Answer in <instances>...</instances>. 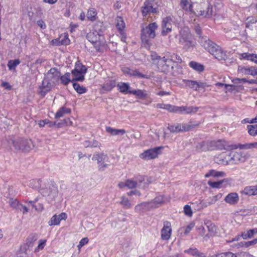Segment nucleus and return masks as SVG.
<instances>
[{
	"label": "nucleus",
	"instance_id": "33",
	"mask_svg": "<svg viewBox=\"0 0 257 257\" xmlns=\"http://www.w3.org/2000/svg\"><path fill=\"white\" fill-rule=\"evenodd\" d=\"M189 66L192 69L199 72H202L204 69V67L203 65L195 61H191L189 63Z\"/></svg>",
	"mask_w": 257,
	"mask_h": 257
},
{
	"label": "nucleus",
	"instance_id": "41",
	"mask_svg": "<svg viewBox=\"0 0 257 257\" xmlns=\"http://www.w3.org/2000/svg\"><path fill=\"white\" fill-rule=\"evenodd\" d=\"M255 233H256L255 229H250L247 230L246 232H242L241 236L243 239H246L248 238H251Z\"/></svg>",
	"mask_w": 257,
	"mask_h": 257
},
{
	"label": "nucleus",
	"instance_id": "15",
	"mask_svg": "<svg viewBox=\"0 0 257 257\" xmlns=\"http://www.w3.org/2000/svg\"><path fill=\"white\" fill-rule=\"evenodd\" d=\"M172 20L169 17L165 18L162 21V34L165 35L170 32L172 30Z\"/></svg>",
	"mask_w": 257,
	"mask_h": 257
},
{
	"label": "nucleus",
	"instance_id": "44",
	"mask_svg": "<svg viewBox=\"0 0 257 257\" xmlns=\"http://www.w3.org/2000/svg\"><path fill=\"white\" fill-rule=\"evenodd\" d=\"M247 128L250 136L253 137L257 136V124L248 125Z\"/></svg>",
	"mask_w": 257,
	"mask_h": 257
},
{
	"label": "nucleus",
	"instance_id": "5",
	"mask_svg": "<svg viewBox=\"0 0 257 257\" xmlns=\"http://www.w3.org/2000/svg\"><path fill=\"white\" fill-rule=\"evenodd\" d=\"M158 26L155 23L149 24L146 28H143L142 31L141 39L143 42L148 43L149 39L154 38L155 36V31Z\"/></svg>",
	"mask_w": 257,
	"mask_h": 257
},
{
	"label": "nucleus",
	"instance_id": "38",
	"mask_svg": "<svg viewBox=\"0 0 257 257\" xmlns=\"http://www.w3.org/2000/svg\"><path fill=\"white\" fill-rule=\"evenodd\" d=\"M207 227L208 228V230L209 231V235L213 236L217 232V228L216 226L212 223H208L207 225Z\"/></svg>",
	"mask_w": 257,
	"mask_h": 257
},
{
	"label": "nucleus",
	"instance_id": "31",
	"mask_svg": "<svg viewBox=\"0 0 257 257\" xmlns=\"http://www.w3.org/2000/svg\"><path fill=\"white\" fill-rule=\"evenodd\" d=\"M167 62V59L165 58V57L163 58H160L158 60V61L155 64L158 65V69L161 71H163L166 70L165 67L166 65V63Z\"/></svg>",
	"mask_w": 257,
	"mask_h": 257
},
{
	"label": "nucleus",
	"instance_id": "40",
	"mask_svg": "<svg viewBox=\"0 0 257 257\" xmlns=\"http://www.w3.org/2000/svg\"><path fill=\"white\" fill-rule=\"evenodd\" d=\"M116 27L120 32H121L124 29L125 23L121 17H117L116 18Z\"/></svg>",
	"mask_w": 257,
	"mask_h": 257
},
{
	"label": "nucleus",
	"instance_id": "8",
	"mask_svg": "<svg viewBox=\"0 0 257 257\" xmlns=\"http://www.w3.org/2000/svg\"><path fill=\"white\" fill-rule=\"evenodd\" d=\"M61 74L55 68H51L46 74L45 78L50 80L53 84H57L59 81Z\"/></svg>",
	"mask_w": 257,
	"mask_h": 257
},
{
	"label": "nucleus",
	"instance_id": "64",
	"mask_svg": "<svg viewBox=\"0 0 257 257\" xmlns=\"http://www.w3.org/2000/svg\"><path fill=\"white\" fill-rule=\"evenodd\" d=\"M236 257H255L247 252H240L236 254Z\"/></svg>",
	"mask_w": 257,
	"mask_h": 257
},
{
	"label": "nucleus",
	"instance_id": "63",
	"mask_svg": "<svg viewBox=\"0 0 257 257\" xmlns=\"http://www.w3.org/2000/svg\"><path fill=\"white\" fill-rule=\"evenodd\" d=\"M109 161L108 162H103L99 164H98V168L99 170L100 171H103L106 168H108V167L109 166Z\"/></svg>",
	"mask_w": 257,
	"mask_h": 257
},
{
	"label": "nucleus",
	"instance_id": "16",
	"mask_svg": "<svg viewBox=\"0 0 257 257\" xmlns=\"http://www.w3.org/2000/svg\"><path fill=\"white\" fill-rule=\"evenodd\" d=\"M238 58L240 60L250 61L257 63V54L253 53H243L238 54Z\"/></svg>",
	"mask_w": 257,
	"mask_h": 257
},
{
	"label": "nucleus",
	"instance_id": "20",
	"mask_svg": "<svg viewBox=\"0 0 257 257\" xmlns=\"http://www.w3.org/2000/svg\"><path fill=\"white\" fill-rule=\"evenodd\" d=\"M108 156L102 153L94 154L92 158V160L97 161L98 165L103 162H108Z\"/></svg>",
	"mask_w": 257,
	"mask_h": 257
},
{
	"label": "nucleus",
	"instance_id": "56",
	"mask_svg": "<svg viewBox=\"0 0 257 257\" xmlns=\"http://www.w3.org/2000/svg\"><path fill=\"white\" fill-rule=\"evenodd\" d=\"M198 232L200 235L204 237L205 240H207L209 238V235L208 234L205 235V229L204 227L202 226H200L198 227Z\"/></svg>",
	"mask_w": 257,
	"mask_h": 257
},
{
	"label": "nucleus",
	"instance_id": "50",
	"mask_svg": "<svg viewBox=\"0 0 257 257\" xmlns=\"http://www.w3.org/2000/svg\"><path fill=\"white\" fill-rule=\"evenodd\" d=\"M20 63V61L18 59L14 60H10L8 64V67L11 70H15L16 67Z\"/></svg>",
	"mask_w": 257,
	"mask_h": 257
},
{
	"label": "nucleus",
	"instance_id": "1",
	"mask_svg": "<svg viewBox=\"0 0 257 257\" xmlns=\"http://www.w3.org/2000/svg\"><path fill=\"white\" fill-rule=\"evenodd\" d=\"M201 43L202 46L211 55L219 60H224L227 58L226 52L222 48L208 39H202Z\"/></svg>",
	"mask_w": 257,
	"mask_h": 257
},
{
	"label": "nucleus",
	"instance_id": "32",
	"mask_svg": "<svg viewBox=\"0 0 257 257\" xmlns=\"http://www.w3.org/2000/svg\"><path fill=\"white\" fill-rule=\"evenodd\" d=\"M224 173L223 172L217 171L214 170H210L208 173L205 175V178L209 177H223L224 175Z\"/></svg>",
	"mask_w": 257,
	"mask_h": 257
},
{
	"label": "nucleus",
	"instance_id": "30",
	"mask_svg": "<svg viewBox=\"0 0 257 257\" xmlns=\"http://www.w3.org/2000/svg\"><path fill=\"white\" fill-rule=\"evenodd\" d=\"M117 87L118 90L121 93H129L128 89L130 88V85L128 83L124 82H119L117 84Z\"/></svg>",
	"mask_w": 257,
	"mask_h": 257
},
{
	"label": "nucleus",
	"instance_id": "52",
	"mask_svg": "<svg viewBox=\"0 0 257 257\" xmlns=\"http://www.w3.org/2000/svg\"><path fill=\"white\" fill-rule=\"evenodd\" d=\"M75 70L77 71L81 72V73L85 74L87 72V68L85 66L81 64V63H77L75 64Z\"/></svg>",
	"mask_w": 257,
	"mask_h": 257
},
{
	"label": "nucleus",
	"instance_id": "60",
	"mask_svg": "<svg viewBox=\"0 0 257 257\" xmlns=\"http://www.w3.org/2000/svg\"><path fill=\"white\" fill-rule=\"evenodd\" d=\"M38 124L40 127H43L46 124H48L50 127H52L56 124V122L52 123L51 122H50L49 120L48 119H45L40 120Z\"/></svg>",
	"mask_w": 257,
	"mask_h": 257
},
{
	"label": "nucleus",
	"instance_id": "7",
	"mask_svg": "<svg viewBox=\"0 0 257 257\" xmlns=\"http://www.w3.org/2000/svg\"><path fill=\"white\" fill-rule=\"evenodd\" d=\"M181 38L180 43L184 45V48L188 49L192 46V42L191 41V35L189 33V29L188 28H184L183 31H181Z\"/></svg>",
	"mask_w": 257,
	"mask_h": 257
},
{
	"label": "nucleus",
	"instance_id": "14",
	"mask_svg": "<svg viewBox=\"0 0 257 257\" xmlns=\"http://www.w3.org/2000/svg\"><path fill=\"white\" fill-rule=\"evenodd\" d=\"M239 198L238 194L236 192H232L229 193L224 198V201L226 203L230 205H235L238 201Z\"/></svg>",
	"mask_w": 257,
	"mask_h": 257
},
{
	"label": "nucleus",
	"instance_id": "48",
	"mask_svg": "<svg viewBox=\"0 0 257 257\" xmlns=\"http://www.w3.org/2000/svg\"><path fill=\"white\" fill-rule=\"evenodd\" d=\"M70 74L69 73H66L64 75L60 77L61 82L64 84L67 85L70 82Z\"/></svg>",
	"mask_w": 257,
	"mask_h": 257
},
{
	"label": "nucleus",
	"instance_id": "25",
	"mask_svg": "<svg viewBox=\"0 0 257 257\" xmlns=\"http://www.w3.org/2000/svg\"><path fill=\"white\" fill-rule=\"evenodd\" d=\"M7 203L13 209L18 210L22 206V204L17 199L12 197L9 198Z\"/></svg>",
	"mask_w": 257,
	"mask_h": 257
},
{
	"label": "nucleus",
	"instance_id": "26",
	"mask_svg": "<svg viewBox=\"0 0 257 257\" xmlns=\"http://www.w3.org/2000/svg\"><path fill=\"white\" fill-rule=\"evenodd\" d=\"M197 109V107L181 106L178 107V112L187 114L191 112H196Z\"/></svg>",
	"mask_w": 257,
	"mask_h": 257
},
{
	"label": "nucleus",
	"instance_id": "18",
	"mask_svg": "<svg viewBox=\"0 0 257 257\" xmlns=\"http://www.w3.org/2000/svg\"><path fill=\"white\" fill-rule=\"evenodd\" d=\"M142 12L143 16H146L149 13H155L157 10L154 8L151 3L149 1H146L144 3V6L142 8Z\"/></svg>",
	"mask_w": 257,
	"mask_h": 257
},
{
	"label": "nucleus",
	"instance_id": "53",
	"mask_svg": "<svg viewBox=\"0 0 257 257\" xmlns=\"http://www.w3.org/2000/svg\"><path fill=\"white\" fill-rule=\"evenodd\" d=\"M45 60L42 58H38L34 63L31 64L30 67L31 68L33 67L38 68L41 64L45 62Z\"/></svg>",
	"mask_w": 257,
	"mask_h": 257
},
{
	"label": "nucleus",
	"instance_id": "55",
	"mask_svg": "<svg viewBox=\"0 0 257 257\" xmlns=\"http://www.w3.org/2000/svg\"><path fill=\"white\" fill-rule=\"evenodd\" d=\"M223 180L219 181L217 182H212L209 181L208 182V185L212 188H221V185L222 184Z\"/></svg>",
	"mask_w": 257,
	"mask_h": 257
},
{
	"label": "nucleus",
	"instance_id": "10",
	"mask_svg": "<svg viewBox=\"0 0 257 257\" xmlns=\"http://www.w3.org/2000/svg\"><path fill=\"white\" fill-rule=\"evenodd\" d=\"M55 84H53L50 80L45 78L42 82V85L39 87V93L43 96L51 89Z\"/></svg>",
	"mask_w": 257,
	"mask_h": 257
},
{
	"label": "nucleus",
	"instance_id": "35",
	"mask_svg": "<svg viewBox=\"0 0 257 257\" xmlns=\"http://www.w3.org/2000/svg\"><path fill=\"white\" fill-rule=\"evenodd\" d=\"M71 109L68 108L62 107H61L56 113L55 117L59 118L64 116L65 114H68L70 113Z\"/></svg>",
	"mask_w": 257,
	"mask_h": 257
},
{
	"label": "nucleus",
	"instance_id": "36",
	"mask_svg": "<svg viewBox=\"0 0 257 257\" xmlns=\"http://www.w3.org/2000/svg\"><path fill=\"white\" fill-rule=\"evenodd\" d=\"M72 74L74 78L73 80L80 81H82L84 79V74L81 73V72L77 71L74 69L72 71Z\"/></svg>",
	"mask_w": 257,
	"mask_h": 257
},
{
	"label": "nucleus",
	"instance_id": "61",
	"mask_svg": "<svg viewBox=\"0 0 257 257\" xmlns=\"http://www.w3.org/2000/svg\"><path fill=\"white\" fill-rule=\"evenodd\" d=\"M137 185V182L133 180H126V187L129 189H132L136 187Z\"/></svg>",
	"mask_w": 257,
	"mask_h": 257
},
{
	"label": "nucleus",
	"instance_id": "6",
	"mask_svg": "<svg viewBox=\"0 0 257 257\" xmlns=\"http://www.w3.org/2000/svg\"><path fill=\"white\" fill-rule=\"evenodd\" d=\"M163 149V147H158L146 150L140 155V157L145 160L156 158L162 153Z\"/></svg>",
	"mask_w": 257,
	"mask_h": 257
},
{
	"label": "nucleus",
	"instance_id": "28",
	"mask_svg": "<svg viewBox=\"0 0 257 257\" xmlns=\"http://www.w3.org/2000/svg\"><path fill=\"white\" fill-rule=\"evenodd\" d=\"M231 149H239L240 150H248L252 149L251 148V143H245L244 144H234L229 146Z\"/></svg>",
	"mask_w": 257,
	"mask_h": 257
},
{
	"label": "nucleus",
	"instance_id": "37",
	"mask_svg": "<svg viewBox=\"0 0 257 257\" xmlns=\"http://www.w3.org/2000/svg\"><path fill=\"white\" fill-rule=\"evenodd\" d=\"M157 107L161 109H164L168 110L170 112H174L176 110V107L169 104L159 103Z\"/></svg>",
	"mask_w": 257,
	"mask_h": 257
},
{
	"label": "nucleus",
	"instance_id": "42",
	"mask_svg": "<svg viewBox=\"0 0 257 257\" xmlns=\"http://www.w3.org/2000/svg\"><path fill=\"white\" fill-rule=\"evenodd\" d=\"M183 82L185 84V86L189 87L190 88L197 90V81L189 80H183Z\"/></svg>",
	"mask_w": 257,
	"mask_h": 257
},
{
	"label": "nucleus",
	"instance_id": "23",
	"mask_svg": "<svg viewBox=\"0 0 257 257\" xmlns=\"http://www.w3.org/2000/svg\"><path fill=\"white\" fill-rule=\"evenodd\" d=\"M244 194L254 196L257 195V185L249 186L245 187L243 190Z\"/></svg>",
	"mask_w": 257,
	"mask_h": 257
},
{
	"label": "nucleus",
	"instance_id": "24",
	"mask_svg": "<svg viewBox=\"0 0 257 257\" xmlns=\"http://www.w3.org/2000/svg\"><path fill=\"white\" fill-rule=\"evenodd\" d=\"M180 6L185 11L192 12V3L191 0H181Z\"/></svg>",
	"mask_w": 257,
	"mask_h": 257
},
{
	"label": "nucleus",
	"instance_id": "54",
	"mask_svg": "<svg viewBox=\"0 0 257 257\" xmlns=\"http://www.w3.org/2000/svg\"><path fill=\"white\" fill-rule=\"evenodd\" d=\"M47 240L46 239H40L38 241V244L37 247L35 248V251L38 252L40 250L43 249L46 245Z\"/></svg>",
	"mask_w": 257,
	"mask_h": 257
},
{
	"label": "nucleus",
	"instance_id": "59",
	"mask_svg": "<svg viewBox=\"0 0 257 257\" xmlns=\"http://www.w3.org/2000/svg\"><path fill=\"white\" fill-rule=\"evenodd\" d=\"M217 147L220 150L226 149L228 147L227 145V142L224 140H220L218 141Z\"/></svg>",
	"mask_w": 257,
	"mask_h": 257
},
{
	"label": "nucleus",
	"instance_id": "3",
	"mask_svg": "<svg viewBox=\"0 0 257 257\" xmlns=\"http://www.w3.org/2000/svg\"><path fill=\"white\" fill-rule=\"evenodd\" d=\"M39 192L49 202L54 200L58 194L57 187L55 184L46 182L43 183Z\"/></svg>",
	"mask_w": 257,
	"mask_h": 257
},
{
	"label": "nucleus",
	"instance_id": "22",
	"mask_svg": "<svg viewBox=\"0 0 257 257\" xmlns=\"http://www.w3.org/2000/svg\"><path fill=\"white\" fill-rule=\"evenodd\" d=\"M166 201V198L162 195L157 196L153 200L150 201L153 208L158 207Z\"/></svg>",
	"mask_w": 257,
	"mask_h": 257
},
{
	"label": "nucleus",
	"instance_id": "51",
	"mask_svg": "<svg viewBox=\"0 0 257 257\" xmlns=\"http://www.w3.org/2000/svg\"><path fill=\"white\" fill-rule=\"evenodd\" d=\"M200 14L202 16H204L206 17H211L213 14L212 7L211 6H208V7L207 8L206 11H201Z\"/></svg>",
	"mask_w": 257,
	"mask_h": 257
},
{
	"label": "nucleus",
	"instance_id": "57",
	"mask_svg": "<svg viewBox=\"0 0 257 257\" xmlns=\"http://www.w3.org/2000/svg\"><path fill=\"white\" fill-rule=\"evenodd\" d=\"M183 212L186 215L189 217H191L192 216V210L191 207L188 205H186L184 206Z\"/></svg>",
	"mask_w": 257,
	"mask_h": 257
},
{
	"label": "nucleus",
	"instance_id": "9",
	"mask_svg": "<svg viewBox=\"0 0 257 257\" xmlns=\"http://www.w3.org/2000/svg\"><path fill=\"white\" fill-rule=\"evenodd\" d=\"M172 228L171 223L168 221L164 223V226L161 229V236L163 240H168L171 234Z\"/></svg>",
	"mask_w": 257,
	"mask_h": 257
},
{
	"label": "nucleus",
	"instance_id": "62",
	"mask_svg": "<svg viewBox=\"0 0 257 257\" xmlns=\"http://www.w3.org/2000/svg\"><path fill=\"white\" fill-rule=\"evenodd\" d=\"M256 19L253 17H248L246 20V26L248 27L250 25L254 24L256 22Z\"/></svg>",
	"mask_w": 257,
	"mask_h": 257
},
{
	"label": "nucleus",
	"instance_id": "11",
	"mask_svg": "<svg viewBox=\"0 0 257 257\" xmlns=\"http://www.w3.org/2000/svg\"><path fill=\"white\" fill-rule=\"evenodd\" d=\"M238 72L242 75H250L254 76H257V67H244L239 66L238 68Z\"/></svg>",
	"mask_w": 257,
	"mask_h": 257
},
{
	"label": "nucleus",
	"instance_id": "46",
	"mask_svg": "<svg viewBox=\"0 0 257 257\" xmlns=\"http://www.w3.org/2000/svg\"><path fill=\"white\" fill-rule=\"evenodd\" d=\"M129 93L136 95L140 98H142L146 97V93L144 90L138 89L129 91Z\"/></svg>",
	"mask_w": 257,
	"mask_h": 257
},
{
	"label": "nucleus",
	"instance_id": "39",
	"mask_svg": "<svg viewBox=\"0 0 257 257\" xmlns=\"http://www.w3.org/2000/svg\"><path fill=\"white\" fill-rule=\"evenodd\" d=\"M241 78H234L232 81V82L233 83V84H234L235 85V88H236V91H241L242 90H243L244 89V86H243V82H241V81H237V80H241Z\"/></svg>",
	"mask_w": 257,
	"mask_h": 257
},
{
	"label": "nucleus",
	"instance_id": "45",
	"mask_svg": "<svg viewBox=\"0 0 257 257\" xmlns=\"http://www.w3.org/2000/svg\"><path fill=\"white\" fill-rule=\"evenodd\" d=\"M73 86L75 90L79 94L85 93L87 91V89L85 87L80 85L77 83H74Z\"/></svg>",
	"mask_w": 257,
	"mask_h": 257
},
{
	"label": "nucleus",
	"instance_id": "17",
	"mask_svg": "<svg viewBox=\"0 0 257 257\" xmlns=\"http://www.w3.org/2000/svg\"><path fill=\"white\" fill-rule=\"evenodd\" d=\"M151 209L153 207L150 202L141 203L135 207V211L138 212H144Z\"/></svg>",
	"mask_w": 257,
	"mask_h": 257
},
{
	"label": "nucleus",
	"instance_id": "43",
	"mask_svg": "<svg viewBox=\"0 0 257 257\" xmlns=\"http://www.w3.org/2000/svg\"><path fill=\"white\" fill-rule=\"evenodd\" d=\"M195 226V223L193 222L190 223L189 225H188L186 227L180 228V230L182 232H181V234L183 233L184 235H187L190 231L194 228Z\"/></svg>",
	"mask_w": 257,
	"mask_h": 257
},
{
	"label": "nucleus",
	"instance_id": "29",
	"mask_svg": "<svg viewBox=\"0 0 257 257\" xmlns=\"http://www.w3.org/2000/svg\"><path fill=\"white\" fill-rule=\"evenodd\" d=\"M97 12L94 8H90L88 10L86 14L87 19L90 21H94L97 18Z\"/></svg>",
	"mask_w": 257,
	"mask_h": 257
},
{
	"label": "nucleus",
	"instance_id": "12",
	"mask_svg": "<svg viewBox=\"0 0 257 257\" xmlns=\"http://www.w3.org/2000/svg\"><path fill=\"white\" fill-rule=\"evenodd\" d=\"M67 218V214L64 213H61L59 215H54L48 221V224L50 226L58 225L62 220H65Z\"/></svg>",
	"mask_w": 257,
	"mask_h": 257
},
{
	"label": "nucleus",
	"instance_id": "49",
	"mask_svg": "<svg viewBox=\"0 0 257 257\" xmlns=\"http://www.w3.org/2000/svg\"><path fill=\"white\" fill-rule=\"evenodd\" d=\"M210 257H236V254L231 252H227L221 253L214 254L210 255Z\"/></svg>",
	"mask_w": 257,
	"mask_h": 257
},
{
	"label": "nucleus",
	"instance_id": "19",
	"mask_svg": "<svg viewBox=\"0 0 257 257\" xmlns=\"http://www.w3.org/2000/svg\"><path fill=\"white\" fill-rule=\"evenodd\" d=\"M100 37V35L96 31H91L87 35V40L94 45L97 44Z\"/></svg>",
	"mask_w": 257,
	"mask_h": 257
},
{
	"label": "nucleus",
	"instance_id": "58",
	"mask_svg": "<svg viewBox=\"0 0 257 257\" xmlns=\"http://www.w3.org/2000/svg\"><path fill=\"white\" fill-rule=\"evenodd\" d=\"M237 81H241L243 82V83H247L249 84H257V79H248L247 78H242L241 80H237Z\"/></svg>",
	"mask_w": 257,
	"mask_h": 257
},
{
	"label": "nucleus",
	"instance_id": "2",
	"mask_svg": "<svg viewBox=\"0 0 257 257\" xmlns=\"http://www.w3.org/2000/svg\"><path fill=\"white\" fill-rule=\"evenodd\" d=\"M247 157L244 152H232L227 156L225 153L219 155L220 163L226 165L230 164H238L245 161Z\"/></svg>",
	"mask_w": 257,
	"mask_h": 257
},
{
	"label": "nucleus",
	"instance_id": "34",
	"mask_svg": "<svg viewBox=\"0 0 257 257\" xmlns=\"http://www.w3.org/2000/svg\"><path fill=\"white\" fill-rule=\"evenodd\" d=\"M116 85V81L114 79H110L106 81L103 84V88L107 90L110 91Z\"/></svg>",
	"mask_w": 257,
	"mask_h": 257
},
{
	"label": "nucleus",
	"instance_id": "27",
	"mask_svg": "<svg viewBox=\"0 0 257 257\" xmlns=\"http://www.w3.org/2000/svg\"><path fill=\"white\" fill-rule=\"evenodd\" d=\"M43 182L40 180L33 179L30 181L29 183V186L33 189L38 190L39 191L40 188L42 187Z\"/></svg>",
	"mask_w": 257,
	"mask_h": 257
},
{
	"label": "nucleus",
	"instance_id": "47",
	"mask_svg": "<svg viewBox=\"0 0 257 257\" xmlns=\"http://www.w3.org/2000/svg\"><path fill=\"white\" fill-rule=\"evenodd\" d=\"M121 200L120 202V204L125 208L128 209L132 207V204L130 202L128 198L122 196L121 197Z\"/></svg>",
	"mask_w": 257,
	"mask_h": 257
},
{
	"label": "nucleus",
	"instance_id": "21",
	"mask_svg": "<svg viewBox=\"0 0 257 257\" xmlns=\"http://www.w3.org/2000/svg\"><path fill=\"white\" fill-rule=\"evenodd\" d=\"M105 130L107 133L113 136L118 135L122 136L126 133L124 129H116L110 126H106Z\"/></svg>",
	"mask_w": 257,
	"mask_h": 257
},
{
	"label": "nucleus",
	"instance_id": "13",
	"mask_svg": "<svg viewBox=\"0 0 257 257\" xmlns=\"http://www.w3.org/2000/svg\"><path fill=\"white\" fill-rule=\"evenodd\" d=\"M121 70L125 75L130 76H134L138 78H148L147 75L142 74L137 69H131L128 67H123L121 69Z\"/></svg>",
	"mask_w": 257,
	"mask_h": 257
},
{
	"label": "nucleus",
	"instance_id": "4",
	"mask_svg": "<svg viewBox=\"0 0 257 257\" xmlns=\"http://www.w3.org/2000/svg\"><path fill=\"white\" fill-rule=\"evenodd\" d=\"M9 143L12 144L15 150L25 152H28L34 147L31 140L12 138L10 140Z\"/></svg>",
	"mask_w": 257,
	"mask_h": 257
}]
</instances>
